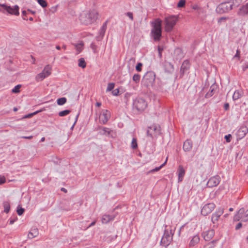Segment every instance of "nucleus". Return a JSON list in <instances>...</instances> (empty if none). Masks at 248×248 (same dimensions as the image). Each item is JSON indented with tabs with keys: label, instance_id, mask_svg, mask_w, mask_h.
I'll use <instances>...</instances> for the list:
<instances>
[{
	"label": "nucleus",
	"instance_id": "37",
	"mask_svg": "<svg viewBox=\"0 0 248 248\" xmlns=\"http://www.w3.org/2000/svg\"><path fill=\"white\" fill-rule=\"evenodd\" d=\"M114 86H115V84L114 83H109L108 84L106 91L109 92V91H112L113 89V88H114Z\"/></svg>",
	"mask_w": 248,
	"mask_h": 248
},
{
	"label": "nucleus",
	"instance_id": "61",
	"mask_svg": "<svg viewBox=\"0 0 248 248\" xmlns=\"http://www.w3.org/2000/svg\"><path fill=\"white\" fill-rule=\"evenodd\" d=\"M167 64H168L170 67L172 69H173V66L170 63L168 62V63H167Z\"/></svg>",
	"mask_w": 248,
	"mask_h": 248
},
{
	"label": "nucleus",
	"instance_id": "3",
	"mask_svg": "<svg viewBox=\"0 0 248 248\" xmlns=\"http://www.w3.org/2000/svg\"><path fill=\"white\" fill-rule=\"evenodd\" d=\"M237 0H233L232 2L228 1L220 3L216 8L217 13L222 14L229 12L232 9L233 6L235 5Z\"/></svg>",
	"mask_w": 248,
	"mask_h": 248
},
{
	"label": "nucleus",
	"instance_id": "38",
	"mask_svg": "<svg viewBox=\"0 0 248 248\" xmlns=\"http://www.w3.org/2000/svg\"><path fill=\"white\" fill-rule=\"evenodd\" d=\"M70 112V111L69 110H64L62 111L59 112V115L61 117H63L68 115Z\"/></svg>",
	"mask_w": 248,
	"mask_h": 248
},
{
	"label": "nucleus",
	"instance_id": "6",
	"mask_svg": "<svg viewBox=\"0 0 248 248\" xmlns=\"http://www.w3.org/2000/svg\"><path fill=\"white\" fill-rule=\"evenodd\" d=\"M147 104L146 101L140 97L136 98L133 103V107L139 111L144 110L147 107Z\"/></svg>",
	"mask_w": 248,
	"mask_h": 248
},
{
	"label": "nucleus",
	"instance_id": "51",
	"mask_svg": "<svg viewBox=\"0 0 248 248\" xmlns=\"http://www.w3.org/2000/svg\"><path fill=\"white\" fill-rule=\"evenodd\" d=\"M119 93V90L118 89H116L112 91V93L114 96H117L118 95Z\"/></svg>",
	"mask_w": 248,
	"mask_h": 248
},
{
	"label": "nucleus",
	"instance_id": "32",
	"mask_svg": "<svg viewBox=\"0 0 248 248\" xmlns=\"http://www.w3.org/2000/svg\"><path fill=\"white\" fill-rule=\"evenodd\" d=\"M45 78L46 76H44L43 73L41 72L36 75V76L35 77V80L37 81H40L43 80Z\"/></svg>",
	"mask_w": 248,
	"mask_h": 248
},
{
	"label": "nucleus",
	"instance_id": "33",
	"mask_svg": "<svg viewBox=\"0 0 248 248\" xmlns=\"http://www.w3.org/2000/svg\"><path fill=\"white\" fill-rule=\"evenodd\" d=\"M138 147L137 140L136 138H133L131 143V148L133 149H136Z\"/></svg>",
	"mask_w": 248,
	"mask_h": 248
},
{
	"label": "nucleus",
	"instance_id": "10",
	"mask_svg": "<svg viewBox=\"0 0 248 248\" xmlns=\"http://www.w3.org/2000/svg\"><path fill=\"white\" fill-rule=\"evenodd\" d=\"M160 132V127L156 124H153L148 128L147 135L148 136L153 137L159 134Z\"/></svg>",
	"mask_w": 248,
	"mask_h": 248
},
{
	"label": "nucleus",
	"instance_id": "12",
	"mask_svg": "<svg viewBox=\"0 0 248 248\" xmlns=\"http://www.w3.org/2000/svg\"><path fill=\"white\" fill-rule=\"evenodd\" d=\"M110 117V113L107 109H103L99 116V122L102 124H106Z\"/></svg>",
	"mask_w": 248,
	"mask_h": 248
},
{
	"label": "nucleus",
	"instance_id": "28",
	"mask_svg": "<svg viewBox=\"0 0 248 248\" xmlns=\"http://www.w3.org/2000/svg\"><path fill=\"white\" fill-rule=\"evenodd\" d=\"M107 21L105 22L103 25H102V26L101 27L100 31H99V34L100 35H101L102 37H103L105 33V31H106V29H107Z\"/></svg>",
	"mask_w": 248,
	"mask_h": 248
},
{
	"label": "nucleus",
	"instance_id": "29",
	"mask_svg": "<svg viewBox=\"0 0 248 248\" xmlns=\"http://www.w3.org/2000/svg\"><path fill=\"white\" fill-rule=\"evenodd\" d=\"M3 205L4 208V212L6 213H8L10 209V205L9 202L7 201L4 202L3 203Z\"/></svg>",
	"mask_w": 248,
	"mask_h": 248
},
{
	"label": "nucleus",
	"instance_id": "21",
	"mask_svg": "<svg viewBox=\"0 0 248 248\" xmlns=\"http://www.w3.org/2000/svg\"><path fill=\"white\" fill-rule=\"evenodd\" d=\"M243 94V92L241 90H236L232 95V99L234 101L237 100L240 98Z\"/></svg>",
	"mask_w": 248,
	"mask_h": 248
},
{
	"label": "nucleus",
	"instance_id": "5",
	"mask_svg": "<svg viewBox=\"0 0 248 248\" xmlns=\"http://www.w3.org/2000/svg\"><path fill=\"white\" fill-rule=\"evenodd\" d=\"M178 18L175 16H170L165 18V31L166 32H170L175 25Z\"/></svg>",
	"mask_w": 248,
	"mask_h": 248
},
{
	"label": "nucleus",
	"instance_id": "14",
	"mask_svg": "<svg viewBox=\"0 0 248 248\" xmlns=\"http://www.w3.org/2000/svg\"><path fill=\"white\" fill-rule=\"evenodd\" d=\"M248 132V129L246 126L240 127L236 132V136L237 140L243 138Z\"/></svg>",
	"mask_w": 248,
	"mask_h": 248
},
{
	"label": "nucleus",
	"instance_id": "40",
	"mask_svg": "<svg viewBox=\"0 0 248 248\" xmlns=\"http://www.w3.org/2000/svg\"><path fill=\"white\" fill-rule=\"evenodd\" d=\"M37 2L43 8L47 6V2L45 0H37Z\"/></svg>",
	"mask_w": 248,
	"mask_h": 248
},
{
	"label": "nucleus",
	"instance_id": "4",
	"mask_svg": "<svg viewBox=\"0 0 248 248\" xmlns=\"http://www.w3.org/2000/svg\"><path fill=\"white\" fill-rule=\"evenodd\" d=\"M0 12L3 14H9L18 16L19 14V7L16 5L13 7H11L5 4L0 3Z\"/></svg>",
	"mask_w": 248,
	"mask_h": 248
},
{
	"label": "nucleus",
	"instance_id": "2",
	"mask_svg": "<svg viewBox=\"0 0 248 248\" xmlns=\"http://www.w3.org/2000/svg\"><path fill=\"white\" fill-rule=\"evenodd\" d=\"M98 16V13L95 10L90 11L81 16V20L85 25L91 24L96 21Z\"/></svg>",
	"mask_w": 248,
	"mask_h": 248
},
{
	"label": "nucleus",
	"instance_id": "24",
	"mask_svg": "<svg viewBox=\"0 0 248 248\" xmlns=\"http://www.w3.org/2000/svg\"><path fill=\"white\" fill-rule=\"evenodd\" d=\"M44 76H46V78L48 77L51 73V67L49 65H46L42 72Z\"/></svg>",
	"mask_w": 248,
	"mask_h": 248
},
{
	"label": "nucleus",
	"instance_id": "23",
	"mask_svg": "<svg viewBox=\"0 0 248 248\" xmlns=\"http://www.w3.org/2000/svg\"><path fill=\"white\" fill-rule=\"evenodd\" d=\"M200 241V237L198 235H194L190 240L189 245L190 247H193L197 244Z\"/></svg>",
	"mask_w": 248,
	"mask_h": 248
},
{
	"label": "nucleus",
	"instance_id": "63",
	"mask_svg": "<svg viewBox=\"0 0 248 248\" xmlns=\"http://www.w3.org/2000/svg\"><path fill=\"white\" fill-rule=\"evenodd\" d=\"M40 111H41V110L36 111L34 112L33 113H32V115H35Z\"/></svg>",
	"mask_w": 248,
	"mask_h": 248
},
{
	"label": "nucleus",
	"instance_id": "19",
	"mask_svg": "<svg viewBox=\"0 0 248 248\" xmlns=\"http://www.w3.org/2000/svg\"><path fill=\"white\" fill-rule=\"evenodd\" d=\"M193 143L191 140H186L183 144V150L185 152H188L191 150L192 148Z\"/></svg>",
	"mask_w": 248,
	"mask_h": 248
},
{
	"label": "nucleus",
	"instance_id": "7",
	"mask_svg": "<svg viewBox=\"0 0 248 248\" xmlns=\"http://www.w3.org/2000/svg\"><path fill=\"white\" fill-rule=\"evenodd\" d=\"M233 220L238 221L241 220L242 221H248V209H245L242 208L237 212L233 217Z\"/></svg>",
	"mask_w": 248,
	"mask_h": 248
},
{
	"label": "nucleus",
	"instance_id": "55",
	"mask_svg": "<svg viewBox=\"0 0 248 248\" xmlns=\"http://www.w3.org/2000/svg\"><path fill=\"white\" fill-rule=\"evenodd\" d=\"M79 116V113L78 114V115L76 116V121L75 122V123H74L73 125H72V126L71 127V129H73L75 124L76 123L77 121V120H78V117Z\"/></svg>",
	"mask_w": 248,
	"mask_h": 248
},
{
	"label": "nucleus",
	"instance_id": "59",
	"mask_svg": "<svg viewBox=\"0 0 248 248\" xmlns=\"http://www.w3.org/2000/svg\"><path fill=\"white\" fill-rule=\"evenodd\" d=\"M95 223H96V221H93V222H92V223L90 224V225L88 227V228L91 227H92V226H93L94 225H95Z\"/></svg>",
	"mask_w": 248,
	"mask_h": 248
},
{
	"label": "nucleus",
	"instance_id": "39",
	"mask_svg": "<svg viewBox=\"0 0 248 248\" xmlns=\"http://www.w3.org/2000/svg\"><path fill=\"white\" fill-rule=\"evenodd\" d=\"M24 209L20 207L19 205L17 208V213L19 216H21L24 212Z\"/></svg>",
	"mask_w": 248,
	"mask_h": 248
},
{
	"label": "nucleus",
	"instance_id": "8",
	"mask_svg": "<svg viewBox=\"0 0 248 248\" xmlns=\"http://www.w3.org/2000/svg\"><path fill=\"white\" fill-rule=\"evenodd\" d=\"M173 234L171 230L165 229L161 240V245L164 247L168 246L172 240Z\"/></svg>",
	"mask_w": 248,
	"mask_h": 248
},
{
	"label": "nucleus",
	"instance_id": "27",
	"mask_svg": "<svg viewBox=\"0 0 248 248\" xmlns=\"http://www.w3.org/2000/svg\"><path fill=\"white\" fill-rule=\"evenodd\" d=\"M113 218L110 216L108 215H104L102 217V222L103 223H107L110 220H112Z\"/></svg>",
	"mask_w": 248,
	"mask_h": 248
},
{
	"label": "nucleus",
	"instance_id": "58",
	"mask_svg": "<svg viewBox=\"0 0 248 248\" xmlns=\"http://www.w3.org/2000/svg\"><path fill=\"white\" fill-rule=\"evenodd\" d=\"M33 116V115H32V113H31V114H28V115H25V116L24 117V118H30V117H31V116Z\"/></svg>",
	"mask_w": 248,
	"mask_h": 248
},
{
	"label": "nucleus",
	"instance_id": "20",
	"mask_svg": "<svg viewBox=\"0 0 248 248\" xmlns=\"http://www.w3.org/2000/svg\"><path fill=\"white\" fill-rule=\"evenodd\" d=\"M217 89V85L216 84L212 85L208 93L205 95V97L206 98H209L212 96L215 93V90Z\"/></svg>",
	"mask_w": 248,
	"mask_h": 248
},
{
	"label": "nucleus",
	"instance_id": "35",
	"mask_svg": "<svg viewBox=\"0 0 248 248\" xmlns=\"http://www.w3.org/2000/svg\"><path fill=\"white\" fill-rule=\"evenodd\" d=\"M66 100L65 97H61L57 99V103L59 105H63L66 102Z\"/></svg>",
	"mask_w": 248,
	"mask_h": 248
},
{
	"label": "nucleus",
	"instance_id": "11",
	"mask_svg": "<svg viewBox=\"0 0 248 248\" xmlns=\"http://www.w3.org/2000/svg\"><path fill=\"white\" fill-rule=\"evenodd\" d=\"M215 207V204L213 203H207L202 207L201 210V214L203 216H207L213 211Z\"/></svg>",
	"mask_w": 248,
	"mask_h": 248
},
{
	"label": "nucleus",
	"instance_id": "18",
	"mask_svg": "<svg viewBox=\"0 0 248 248\" xmlns=\"http://www.w3.org/2000/svg\"><path fill=\"white\" fill-rule=\"evenodd\" d=\"M177 173L178 176V182L182 181L185 174V170L182 165L179 166L177 170Z\"/></svg>",
	"mask_w": 248,
	"mask_h": 248
},
{
	"label": "nucleus",
	"instance_id": "9",
	"mask_svg": "<svg viewBox=\"0 0 248 248\" xmlns=\"http://www.w3.org/2000/svg\"><path fill=\"white\" fill-rule=\"evenodd\" d=\"M155 80V74L152 72H147L143 76L142 82L146 86L152 85Z\"/></svg>",
	"mask_w": 248,
	"mask_h": 248
},
{
	"label": "nucleus",
	"instance_id": "64",
	"mask_svg": "<svg viewBox=\"0 0 248 248\" xmlns=\"http://www.w3.org/2000/svg\"><path fill=\"white\" fill-rule=\"evenodd\" d=\"M61 190L64 192H67V190L64 188H61Z\"/></svg>",
	"mask_w": 248,
	"mask_h": 248
},
{
	"label": "nucleus",
	"instance_id": "26",
	"mask_svg": "<svg viewBox=\"0 0 248 248\" xmlns=\"http://www.w3.org/2000/svg\"><path fill=\"white\" fill-rule=\"evenodd\" d=\"M38 234V231L37 229H33L28 234V237L29 238H33L36 237Z\"/></svg>",
	"mask_w": 248,
	"mask_h": 248
},
{
	"label": "nucleus",
	"instance_id": "46",
	"mask_svg": "<svg viewBox=\"0 0 248 248\" xmlns=\"http://www.w3.org/2000/svg\"><path fill=\"white\" fill-rule=\"evenodd\" d=\"M142 66V64L141 63H140V62L138 63L136 66V70L138 72L141 71Z\"/></svg>",
	"mask_w": 248,
	"mask_h": 248
},
{
	"label": "nucleus",
	"instance_id": "57",
	"mask_svg": "<svg viewBox=\"0 0 248 248\" xmlns=\"http://www.w3.org/2000/svg\"><path fill=\"white\" fill-rule=\"evenodd\" d=\"M15 221V220L14 219H9V224H13Z\"/></svg>",
	"mask_w": 248,
	"mask_h": 248
},
{
	"label": "nucleus",
	"instance_id": "54",
	"mask_svg": "<svg viewBox=\"0 0 248 248\" xmlns=\"http://www.w3.org/2000/svg\"><path fill=\"white\" fill-rule=\"evenodd\" d=\"M242 224L241 223L239 222L236 226L235 229L236 230H238V229H240L242 227Z\"/></svg>",
	"mask_w": 248,
	"mask_h": 248
},
{
	"label": "nucleus",
	"instance_id": "31",
	"mask_svg": "<svg viewBox=\"0 0 248 248\" xmlns=\"http://www.w3.org/2000/svg\"><path fill=\"white\" fill-rule=\"evenodd\" d=\"M140 76L138 74H135L132 77L133 81H134L136 84L140 82Z\"/></svg>",
	"mask_w": 248,
	"mask_h": 248
},
{
	"label": "nucleus",
	"instance_id": "45",
	"mask_svg": "<svg viewBox=\"0 0 248 248\" xmlns=\"http://www.w3.org/2000/svg\"><path fill=\"white\" fill-rule=\"evenodd\" d=\"M6 182V178L5 176L0 175V185L4 184Z\"/></svg>",
	"mask_w": 248,
	"mask_h": 248
},
{
	"label": "nucleus",
	"instance_id": "42",
	"mask_svg": "<svg viewBox=\"0 0 248 248\" xmlns=\"http://www.w3.org/2000/svg\"><path fill=\"white\" fill-rule=\"evenodd\" d=\"M102 131H103V134L106 135H108L110 134L111 132V130L109 129V128L107 127H103Z\"/></svg>",
	"mask_w": 248,
	"mask_h": 248
},
{
	"label": "nucleus",
	"instance_id": "44",
	"mask_svg": "<svg viewBox=\"0 0 248 248\" xmlns=\"http://www.w3.org/2000/svg\"><path fill=\"white\" fill-rule=\"evenodd\" d=\"M90 47L92 49L94 53L96 52L97 46L94 43H91Z\"/></svg>",
	"mask_w": 248,
	"mask_h": 248
},
{
	"label": "nucleus",
	"instance_id": "30",
	"mask_svg": "<svg viewBox=\"0 0 248 248\" xmlns=\"http://www.w3.org/2000/svg\"><path fill=\"white\" fill-rule=\"evenodd\" d=\"M78 65L82 68L86 67V63L84 58H81L78 60Z\"/></svg>",
	"mask_w": 248,
	"mask_h": 248
},
{
	"label": "nucleus",
	"instance_id": "25",
	"mask_svg": "<svg viewBox=\"0 0 248 248\" xmlns=\"http://www.w3.org/2000/svg\"><path fill=\"white\" fill-rule=\"evenodd\" d=\"M189 62L188 60H185L181 67V72L185 73L189 68Z\"/></svg>",
	"mask_w": 248,
	"mask_h": 248
},
{
	"label": "nucleus",
	"instance_id": "43",
	"mask_svg": "<svg viewBox=\"0 0 248 248\" xmlns=\"http://www.w3.org/2000/svg\"><path fill=\"white\" fill-rule=\"evenodd\" d=\"M186 4L185 0H180L177 4V7L179 8H181L184 7Z\"/></svg>",
	"mask_w": 248,
	"mask_h": 248
},
{
	"label": "nucleus",
	"instance_id": "36",
	"mask_svg": "<svg viewBox=\"0 0 248 248\" xmlns=\"http://www.w3.org/2000/svg\"><path fill=\"white\" fill-rule=\"evenodd\" d=\"M167 161V158H166V161L162 165H161L159 167H156L155 169L152 170H151V172H154L157 171L159 170L164 166H165Z\"/></svg>",
	"mask_w": 248,
	"mask_h": 248
},
{
	"label": "nucleus",
	"instance_id": "50",
	"mask_svg": "<svg viewBox=\"0 0 248 248\" xmlns=\"http://www.w3.org/2000/svg\"><path fill=\"white\" fill-rule=\"evenodd\" d=\"M192 9L198 11H201L202 9L200 8L198 5H194L192 6Z\"/></svg>",
	"mask_w": 248,
	"mask_h": 248
},
{
	"label": "nucleus",
	"instance_id": "52",
	"mask_svg": "<svg viewBox=\"0 0 248 248\" xmlns=\"http://www.w3.org/2000/svg\"><path fill=\"white\" fill-rule=\"evenodd\" d=\"M229 104L228 103H226L224 105V109L225 110H228L229 109Z\"/></svg>",
	"mask_w": 248,
	"mask_h": 248
},
{
	"label": "nucleus",
	"instance_id": "17",
	"mask_svg": "<svg viewBox=\"0 0 248 248\" xmlns=\"http://www.w3.org/2000/svg\"><path fill=\"white\" fill-rule=\"evenodd\" d=\"M237 15L242 16L248 15V2L239 8L237 12Z\"/></svg>",
	"mask_w": 248,
	"mask_h": 248
},
{
	"label": "nucleus",
	"instance_id": "47",
	"mask_svg": "<svg viewBox=\"0 0 248 248\" xmlns=\"http://www.w3.org/2000/svg\"><path fill=\"white\" fill-rule=\"evenodd\" d=\"M231 137L232 135L231 134H228L225 136L224 138L227 142H230L231 141Z\"/></svg>",
	"mask_w": 248,
	"mask_h": 248
},
{
	"label": "nucleus",
	"instance_id": "49",
	"mask_svg": "<svg viewBox=\"0 0 248 248\" xmlns=\"http://www.w3.org/2000/svg\"><path fill=\"white\" fill-rule=\"evenodd\" d=\"M163 50V47L158 46V55L160 58H161L162 57V52Z\"/></svg>",
	"mask_w": 248,
	"mask_h": 248
},
{
	"label": "nucleus",
	"instance_id": "34",
	"mask_svg": "<svg viewBox=\"0 0 248 248\" xmlns=\"http://www.w3.org/2000/svg\"><path fill=\"white\" fill-rule=\"evenodd\" d=\"M217 241H212L208 243H207L206 245H204L203 248H214L215 247V243H216Z\"/></svg>",
	"mask_w": 248,
	"mask_h": 248
},
{
	"label": "nucleus",
	"instance_id": "62",
	"mask_svg": "<svg viewBox=\"0 0 248 248\" xmlns=\"http://www.w3.org/2000/svg\"><path fill=\"white\" fill-rule=\"evenodd\" d=\"M95 105H96V106L99 107H100L101 105V103H100V102H96Z\"/></svg>",
	"mask_w": 248,
	"mask_h": 248
},
{
	"label": "nucleus",
	"instance_id": "22",
	"mask_svg": "<svg viewBox=\"0 0 248 248\" xmlns=\"http://www.w3.org/2000/svg\"><path fill=\"white\" fill-rule=\"evenodd\" d=\"M72 44L75 46V48L76 49L77 54H79L83 50L84 43L82 41H80L79 43H72Z\"/></svg>",
	"mask_w": 248,
	"mask_h": 248
},
{
	"label": "nucleus",
	"instance_id": "15",
	"mask_svg": "<svg viewBox=\"0 0 248 248\" xmlns=\"http://www.w3.org/2000/svg\"><path fill=\"white\" fill-rule=\"evenodd\" d=\"M224 212L223 209L219 208L217 209L216 211L212 215L211 220L214 224L216 223L220 217L223 214Z\"/></svg>",
	"mask_w": 248,
	"mask_h": 248
},
{
	"label": "nucleus",
	"instance_id": "56",
	"mask_svg": "<svg viewBox=\"0 0 248 248\" xmlns=\"http://www.w3.org/2000/svg\"><path fill=\"white\" fill-rule=\"evenodd\" d=\"M32 136H23L22 138H23V139H31L32 138Z\"/></svg>",
	"mask_w": 248,
	"mask_h": 248
},
{
	"label": "nucleus",
	"instance_id": "53",
	"mask_svg": "<svg viewBox=\"0 0 248 248\" xmlns=\"http://www.w3.org/2000/svg\"><path fill=\"white\" fill-rule=\"evenodd\" d=\"M240 52L238 49L237 50L236 53L235 55L234 56V58H238V59L240 58Z\"/></svg>",
	"mask_w": 248,
	"mask_h": 248
},
{
	"label": "nucleus",
	"instance_id": "48",
	"mask_svg": "<svg viewBox=\"0 0 248 248\" xmlns=\"http://www.w3.org/2000/svg\"><path fill=\"white\" fill-rule=\"evenodd\" d=\"M125 15L132 20L133 21L134 18H133V14L131 12H127Z\"/></svg>",
	"mask_w": 248,
	"mask_h": 248
},
{
	"label": "nucleus",
	"instance_id": "41",
	"mask_svg": "<svg viewBox=\"0 0 248 248\" xmlns=\"http://www.w3.org/2000/svg\"><path fill=\"white\" fill-rule=\"evenodd\" d=\"M21 87V85H17L12 90V92L14 93H18L19 92V89Z\"/></svg>",
	"mask_w": 248,
	"mask_h": 248
},
{
	"label": "nucleus",
	"instance_id": "13",
	"mask_svg": "<svg viewBox=\"0 0 248 248\" xmlns=\"http://www.w3.org/2000/svg\"><path fill=\"white\" fill-rule=\"evenodd\" d=\"M220 178L218 175L211 177L207 182V186L209 187H213L217 186L220 183Z\"/></svg>",
	"mask_w": 248,
	"mask_h": 248
},
{
	"label": "nucleus",
	"instance_id": "16",
	"mask_svg": "<svg viewBox=\"0 0 248 248\" xmlns=\"http://www.w3.org/2000/svg\"><path fill=\"white\" fill-rule=\"evenodd\" d=\"M215 234L214 230L211 229L203 232L202 236L205 241H209L211 240Z\"/></svg>",
	"mask_w": 248,
	"mask_h": 248
},
{
	"label": "nucleus",
	"instance_id": "60",
	"mask_svg": "<svg viewBox=\"0 0 248 248\" xmlns=\"http://www.w3.org/2000/svg\"><path fill=\"white\" fill-rule=\"evenodd\" d=\"M27 14V12L25 10L22 11V16H26Z\"/></svg>",
	"mask_w": 248,
	"mask_h": 248
},
{
	"label": "nucleus",
	"instance_id": "1",
	"mask_svg": "<svg viewBox=\"0 0 248 248\" xmlns=\"http://www.w3.org/2000/svg\"><path fill=\"white\" fill-rule=\"evenodd\" d=\"M151 34L155 41H159L162 35V20L156 18L152 22Z\"/></svg>",
	"mask_w": 248,
	"mask_h": 248
}]
</instances>
